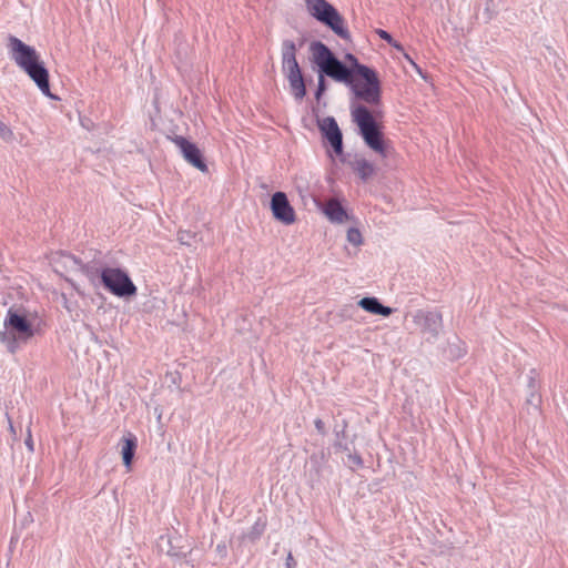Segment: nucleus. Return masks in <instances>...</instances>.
Masks as SVG:
<instances>
[{
    "label": "nucleus",
    "instance_id": "nucleus-20",
    "mask_svg": "<svg viewBox=\"0 0 568 568\" xmlns=\"http://www.w3.org/2000/svg\"><path fill=\"white\" fill-rule=\"evenodd\" d=\"M346 464H347L348 467L354 469V468H357V467H362L363 466V460H362V457L358 454L349 453L347 455Z\"/></svg>",
    "mask_w": 568,
    "mask_h": 568
},
{
    "label": "nucleus",
    "instance_id": "nucleus-4",
    "mask_svg": "<svg viewBox=\"0 0 568 568\" xmlns=\"http://www.w3.org/2000/svg\"><path fill=\"white\" fill-rule=\"evenodd\" d=\"M352 120L358 126L364 142L376 153L385 156L386 149L383 134L378 129L372 112L363 104H353L351 108Z\"/></svg>",
    "mask_w": 568,
    "mask_h": 568
},
{
    "label": "nucleus",
    "instance_id": "nucleus-12",
    "mask_svg": "<svg viewBox=\"0 0 568 568\" xmlns=\"http://www.w3.org/2000/svg\"><path fill=\"white\" fill-rule=\"evenodd\" d=\"M318 128L323 136L328 141L334 152L339 155L343 153V135L336 120L333 116H326L318 121Z\"/></svg>",
    "mask_w": 568,
    "mask_h": 568
},
{
    "label": "nucleus",
    "instance_id": "nucleus-6",
    "mask_svg": "<svg viewBox=\"0 0 568 568\" xmlns=\"http://www.w3.org/2000/svg\"><path fill=\"white\" fill-rule=\"evenodd\" d=\"M296 45L292 40L282 42V71L285 74L292 93L296 100H302L306 94V88L301 68L296 60Z\"/></svg>",
    "mask_w": 568,
    "mask_h": 568
},
{
    "label": "nucleus",
    "instance_id": "nucleus-11",
    "mask_svg": "<svg viewBox=\"0 0 568 568\" xmlns=\"http://www.w3.org/2000/svg\"><path fill=\"white\" fill-rule=\"evenodd\" d=\"M271 210L273 216L283 224L290 225L294 223L295 212L284 192H276L272 195Z\"/></svg>",
    "mask_w": 568,
    "mask_h": 568
},
{
    "label": "nucleus",
    "instance_id": "nucleus-8",
    "mask_svg": "<svg viewBox=\"0 0 568 568\" xmlns=\"http://www.w3.org/2000/svg\"><path fill=\"white\" fill-rule=\"evenodd\" d=\"M101 284L119 297L132 296L136 293V287L128 273L119 267H105L102 272Z\"/></svg>",
    "mask_w": 568,
    "mask_h": 568
},
{
    "label": "nucleus",
    "instance_id": "nucleus-21",
    "mask_svg": "<svg viewBox=\"0 0 568 568\" xmlns=\"http://www.w3.org/2000/svg\"><path fill=\"white\" fill-rule=\"evenodd\" d=\"M13 136L11 129L2 121H0V138L8 141Z\"/></svg>",
    "mask_w": 568,
    "mask_h": 568
},
{
    "label": "nucleus",
    "instance_id": "nucleus-9",
    "mask_svg": "<svg viewBox=\"0 0 568 568\" xmlns=\"http://www.w3.org/2000/svg\"><path fill=\"white\" fill-rule=\"evenodd\" d=\"M412 317L427 342L438 338L443 327V317L439 312L417 310Z\"/></svg>",
    "mask_w": 568,
    "mask_h": 568
},
{
    "label": "nucleus",
    "instance_id": "nucleus-25",
    "mask_svg": "<svg viewBox=\"0 0 568 568\" xmlns=\"http://www.w3.org/2000/svg\"><path fill=\"white\" fill-rule=\"evenodd\" d=\"M376 33L378 34V37L381 39L387 41L388 43H393V38H392V36L387 31H385L383 29H377Z\"/></svg>",
    "mask_w": 568,
    "mask_h": 568
},
{
    "label": "nucleus",
    "instance_id": "nucleus-18",
    "mask_svg": "<svg viewBox=\"0 0 568 568\" xmlns=\"http://www.w3.org/2000/svg\"><path fill=\"white\" fill-rule=\"evenodd\" d=\"M358 305L366 312L377 314L381 306V302L376 297H363L358 302Z\"/></svg>",
    "mask_w": 568,
    "mask_h": 568
},
{
    "label": "nucleus",
    "instance_id": "nucleus-14",
    "mask_svg": "<svg viewBox=\"0 0 568 568\" xmlns=\"http://www.w3.org/2000/svg\"><path fill=\"white\" fill-rule=\"evenodd\" d=\"M105 267L106 266L99 265L97 262H90L87 264L80 262L78 272L82 273L93 286H98L101 284L102 272Z\"/></svg>",
    "mask_w": 568,
    "mask_h": 568
},
{
    "label": "nucleus",
    "instance_id": "nucleus-10",
    "mask_svg": "<svg viewBox=\"0 0 568 568\" xmlns=\"http://www.w3.org/2000/svg\"><path fill=\"white\" fill-rule=\"evenodd\" d=\"M172 142L175 144V146L180 150L183 159L200 170L201 172L207 171V165L204 162L200 149L185 138L181 135H176L172 139Z\"/></svg>",
    "mask_w": 568,
    "mask_h": 568
},
{
    "label": "nucleus",
    "instance_id": "nucleus-29",
    "mask_svg": "<svg viewBox=\"0 0 568 568\" xmlns=\"http://www.w3.org/2000/svg\"><path fill=\"white\" fill-rule=\"evenodd\" d=\"M389 44L400 52L404 51V48L402 47V44L399 42L395 41L394 39H393V43H389Z\"/></svg>",
    "mask_w": 568,
    "mask_h": 568
},
{
    "label": "nucleus",
    "instance_id": "nucleus-26",
    "mask_svg": "<svg viewBox=\"0 0 568 568\" xmlns=\"http://www.w3.org/2000/svg\"><path fill=\"white\" fill-rule=\"evenodd\" d=\"M392 313H393V310L390 307L384 306V305L381 304L377 314L382 315V316H389Z\"/></svg>",
    "mask_w": 568,
    "mask_h": 568
},
{
    "label": "nucleus",
    "instance_id": "nucleus-23",
    "mask_svg": "<svg viewBox=\"0 0 568 568\" xmlns=\"http://www.w3.org/2000/svg\"><path fill=\"white\" fill-rule=\"evenodd\" d=\"M529 387L531 388V393L527 400L528 403L536 405L538 403V397L535 394L536 385L534 377H529Z\"/></svg>",
    "mask_w": 568,
    "mask_h": 568
},
{
    "label": "nucleus",
    "instance_id": "nucleus-30",
    "mask_svg": "<svg viewBox=\"0 0 568 568\" xmlns=\"http://www.w3.org/2000/svg\"><path fill=\"white\" fill-rule=\"evenodd\" d=\"M404 55H405V59H406L407 61H409L412 64H414L413 60L410 59V57H409L408 54H406V53H405Z\"/></svg>",
    "mask_w": 568,
    "mask_h": 568
},
{
    "label": "nucleus",
    "instance_id": "nucleus-19",
    "mask_svg": "<svg viewBox=\"0 0 568 568\" xmlns=\"http://www.w3.org/2000/svg\"><path fill=\"white\" fill-rule=\"evenodd\" d=\"M347 241L352 243L353 245H359L362 244V234L357 229H349L347 231Z\"/></svg>",
    "mask_w": 568,
    "mask_h": 568
},
{
    "label": "nucleus",
    "instance_id": "nucleus-7",
    "mask_svg": "<svg viewBox=\"0 0 568 568\" xmlns=\"http://www.w3.org/2000/svg\"><path fill=\"white\" fill-rule=\"evenodd\" d=\"M305 4L313 18L328 27L339 38L344 40L351 38L344 18L329 2L326 0H305Z\"/></svg>",
    "mask_w": 568,
    "mask_h": 568
},
{
    "label": "nucleus",
    "instance_id": "nucleus-3",
    "mask_svg": "<svg viewBox=\"0 0 568 568\" xmlns=\"http://www.w3.org/2000/svg\"><path fill=\"white\" fill-rule=\"evenodd\" d=\"M346 61L353 69V77L358 75L364 82L357 80V83L353 84V93L355 97L363 102L376 105L381 101V82L374 70L361 64L355 55L348 53L345 57Z\"/></svg>",
    "mask_w": 568,
    "mask_h": 568
},
{
    "label": "nucleus",
    "instance_id": "nucleus-13",
    "mask_svg": "<svg viewBox=\"0 0 568 568\" xmlns=\"http://www.w3.org/2000/svg\"><path fill=\"white\" fill-rule=\"evenodd\" d=\"M80 260L68 253H59L53 260L54 268L57 272H73L78 273L80 267Z\"/></svg>",
    "mask_w": 568,
    "mask_h": 568
},
{
    "label": "nucleus",
    "instance_id": "nucleus-15",
    "mask_svg": "<svg viewBox=\"0 0 568 568\" xmlns=\"http://www.w3.org/2000/svg\"><path fill=\"white\" fill-rule=\"evenodd\" d=\"M324 213L331 222L343 223L347 220V213L337 200H329Z\"/></svg>",
    "mask_w": 568,
    "mask_h": 568
},
{
    "label": "nucleus",
    "instance_id": "nucleus-27",
    "mask_svg": "<svg viewBox=\"0 0 568 568\" xmlns=\"http://www.w3.org/2000/svg\"><path fill=\"white\" fill-rule=\"evenodd\" d=\"M24 444L28 447L29 452L32 453L34 450L33 440H32V436H31L30 429H28V437L26 438Z\"/></svg>",
    "mask_w": 568,
    "mask_h": 568
},
{
    "label": "nucleus",
    "instance_id": "nucleus-17",
    "mask_svg": "<svg viewBox=\"0 0 568 568\" xmlns=\"http://www.w3.org/2000/svg\"><path fill=\"white\" fill-rule=\"evenodd\" d=\"M353 169L356 171V173L359 175V178L364 181L369 179L374 172L375 168L373 163L367 161L366 159H356L353 163Z\"/></svg>",
    "mask_w": 568,
    "mask_h": 568
},
{
    "label": "nucleus",
    "instance_id": "nucleus-2",
    "mask_svg": "<svg viewBox=\"0 0 568 568\" xmlns=\"http://www.w3.org/2000/svg\"><path fill=\"white\" fill-rule=\"evenodd\" d=\"M310 50L313 62L318 67L321 73L336 82L349 85L353 90V84L357 83V79L353 77V69L339 61L329 48L321 41L313 42Z\"/></svg>",
    "mask_w": 568,
    "mask_h": 568
},
{
    "label": "nucleus",
    "instance_id": "nucleus-28",
    "mask_svg": "<svg viewBox=\"0 0 568 568\" xmlns=\"http://www.w3.org/2000/svg\"><path fill=\"white\" fill-rule=\"evenodd\" d=\"M315 427L318 432L323 433L324 432V423L322 419H316L315 420Z\"/></svg>",
    "mask_w": 568,
    "mask_h": 568
},
{
    "label": "nucleus",
    "instance_id": "nucleus-24",
    "mask_svg": "<svg viewBox=\"0 0 568 568\" xmlns=\"http://www.w3.org/2000/svg\"><path fill=\"white\" fill-rule=\"evenodd\" d=\"M193 237L194 236L190 232H186V231L179 233V241L184 245H191L192 244L191 239H193Z\"/></svg>",
    "mask_w": 568,
    "mask_h": 568
},
{
    "label": "nucleus",
    "instance_id": "nucleus-16",
    "mask_svg": "<svg viewBox=\"0 0 568 568\" xmlns=\"http://www.w3.org/2000/svg\"><path fill=\"white\" fill-rule=\"evenodd\" d=\"M121 455L123 459V464L129 468L131 466L132 459L134 457V452L136 448V438L134 435L129 434L128 436L121 439Z\"/></svg>",
    "mask_w": 568,
    "mask_h": 568
},
{
    "label": "nucleus",
    "instance_id": "nucleus-5",
    "mask_svg": "<svg viewBox=\"0 0 568 568\" xmlns=\"http://www.w3.org/2000/svg\"><path fill=\"white\" fill-rule=\"evenodd\" d=\"M33 334L34 331L27 317L10 308L4 320V329L0 332V343L10 353H14L20 344L27 343Z\"/></svg>",
    "mask_w": 568,
    "mask_h": 568
},
{
    "label": "nucleus",
    "instance_id": "nucleus-22",
    "mask_svg": "<svg viewBox=\"0 0 568 568\" xmlns=\"http://www.w3.org/2000/svg\"><path fill=\"white\" fill-rule=\"evenodd\" d=\"M325 90H326V87H325L324 74L320 72L318 85H317V90H316V93H315V97H316L317 100H320L321 95L324 93Z\"/></svg>",
    "mask_w": 568,
    "mask_h": 568
},
{
    "label": "nucleus",
    "instance_id": "nucleus-1",
    "mask_svg": "<svg viewBox=\"0 0 568 568\" xmlns=\"http://www.w3.org/2000/svg\"><path fill=\"white\" fill-rule=\"evenodd\" d=\"M10 58L23 70L47 97H52L49 84V73L33 47L26 44L14 36L8 38Z\"/></svg>",
    "mask_w": 568,
    "mask_h": 568
}]
</instances>
